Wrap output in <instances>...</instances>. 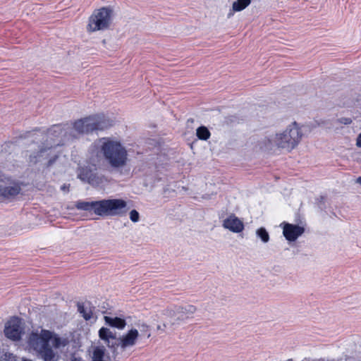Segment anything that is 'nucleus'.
<instances>
[{
    "mask_svg": "<svg viewBox=\"0 0 361 361\" xmlns=\"http://www.w3.org/2000/svg\"><path fill=\"white\" fill-rule=\"evenodd\" d=\"M356 182H357V183H359V184H360V185H361V176H360V177H358V178H357Z\"/></svg>",
    "mask_w": 361,
    "mask_h": 361,
    "instance_id": "c85d7f7f",
    "label": "nucleus"
},
{
    "mask_svg": "<svg viewBox=\"0 0 361 361\" xmlns=\"http://www.w3.org/2000/svg\"><path fill=\"white\" fill-rule=\"evenodd\" d=\"M105 322L112 327L118 329H123L126 325V322L123 319L119 317H111L109 316L104 317Z\"/></svg>",
    "mask_w": 361,
    "mask_h": 361,
    "instance_id": "2eb2a0df",
    "label": "nucleus"
},
{
    "mask_svg": "<svg viewBox=\"0 0 361 361\" xmlns=\"http://www.w3.org/2000/svg\"><path fill=\"white\" fill-rule=\"evenodd\" d=\"M78 209L93 212L98 216H123L128 211V203L123 199H108L92 202H78Z\"/></svg>",
    "mask_w": 361,
    "mask_h": 361,
    "instance_id": "7ed1b4c3",
    "label": "nucleus"
},
{
    "mask_svg": "<svg viewBox=\"0 0 361 361\" xmlns=\"http://www.w3.org/2000/svg\"><path fill=\"white\" fill-rule=\"evenodd\" d=\"M113 124V120L100 114L76 121L73 124L53 126L46 134V143H43V146H38L39 151L30 154L29 160L31 163H37L47 159L48 165H51L58 157L56 147L65 145L82 134L106 129Z\"/></svg>",
    "mask_w": 361,
    "mask_h": 361,
    "instance_id": "f257e3e1",
    "label": "nucleus"
},
{
    "mask_svg": "<svg viewBox=\"0 0 361 361\" xmlns=\"http://www.w3.org/2000/svg\"><path fill=\"white\" fill-rule=\"evenodd\" d=\"M68 188H69V185H66V184L63 185L61 187V190H63V191H64V192L68 191Z\"/></svg>",
    "mask_w": 361,
    "mask_h": 361,
    "instance_id": "cd10ccee",
    "label": "nucleus"
},
{
    "mask_svg": "<svg viewBox=\"0 0 361 361\" xmlns=\"http://www.w3.org/2000/svg\"><path fill=\"white\" fill-rule=\"evenodd\" d=\"M105 343L107 345V346L109 348L113 349L114 351L117 348L120 347V345H118V339L115 338L114 340L110 339V340L106 341Z\"/></svg>",
    "mask_w": 361,
    "mask_h": 361,
    "instance_id": "b1692460",
    "label": "nucleus"
},
{
    "mask_svg": "<svg viewBox=\"0 0 361 361\" xmlns=\"http://www.w3.org/2000/svg\"><path fill=\"white\" fill-rule=\"evenodd\" d=\"M252 0H236L232 4V8L235 12H239L247 8Z\"/></svg>",
    "mask_w": 361,
    "mask_h": 361,
    "instance_id": "a211bd4d",
    "label": "nucleus"
},
{
    "mask_svg": "<svg viewBox=\"0 0 361 361\" xmlns=\"http://www.w3.org/2000/svg\"><path fill=\"white\" fill-rule=\"evenodd\" d=\"M106 178L104 176L94 172L89 182V184L93 186H99L106 182Z\"/></svg>",
    "mask_w": 361,
    "mask_h": 361,
    "instance_id": "aec40b11",
    "label": "nucleus"
},
{
    "mask_svg": "<svg viewBox=\"0 0 361 361\" xmlns=\"http://www.w3.org/2000/svg\"><path fill=\"white\" fill-rule=\"evenodd\" d=\"M94 171L87 167H81L78 171V178L82 182L89 183L92 176L94 175Z\"/></svg>",
    "mask_w": 361,
    "mask_h": 361,
    "instance_id": "dca6fc26",
    "label": "nucleus"
},
{
    "mask_svg": "<svg viewBox=\"0 0 361 361\" xmlns=\"http://www.w3.org/2000/svg\"><path fill=\"white\" fill-rule=\"evenodd\" d=\"M23 361H30V360L24 359V360H23Z\"/></svg>",
    "mask_w": 361,
    "mask_h": 361,
    "instance_id": "c756f323",
    "label": "nucleus"
},
{
    "mask_svg": "<svg viewBox=\"0 0 361 361\" xmlns=\"http://www.w3.org/2000/svg\"><path fill=\"white\" fill-rule=\"evenodd\" d=\"M97 157L102 156L114 169L123 167L128 161V152L125 147L117 140L103 137L94 142L90 148Z\"/></svg>",
    "mask_w": 361,
    "mask_h": 361,
    "instance_id": "f03ea898",
    "label": "nucleus"
},
{
    "mask_svg": "<svg viewBox=\"0 0 361 361\" xmlns=\"http://www.w3.org/2000/svg\"><path fill=\"white\" fill-rule=\"evenodd\" d=\"M140 338L139 331L137 329L133 328L126 334L118 338V345L120 348L124 351L126 349L133 348L136 345Z\"/></svg>",
    "mask_w": 361,
    "mask_h": 361,
    "instance_id": "9d476101",
    "label": "nucleus"
},
{
    "mask_svg": "<svg viewBox=\"0 0 361 361\" xmlns=\"http://www.w3.org/2000/svg\"><path fill=\"white\" fill-rule=\"evenodd\" d=\"M0 361H16V360L13 354L5 353L0 356Z\"/></svg>",
    "mask_w": 361,
    "mask_h": 361,
    "instance_id": "393cba45",
    "label": "nucleus"
},
{
    "mask_svg": "<svg viewBox=\"0 0 361 361\" xmlns=\"http://www.w3.org/2000/svg\"><path fill=\"white\" fill-rule=\"evenodd\" d=\"M222 226L233 233H240L244 229L243 222L235 214H230L224 219Z\"/></svg>",
    "mask_w": 361,
    "mask_h": 361,
    "instance_id": "f8f14e48",
    "label": "nucleus"
},
{
    "mask_svg": "<svg viewBox=\"0 0 361 361\" xmlns=\"http://www.w3.org/2000/svg\"><path fill=\"white\" fill-rule=\"evenodd\" d=\"M137 327L140 338L145 337L147 338H149L151 336L150 328L147 324L145 323L139 324L137 325Z\"/></svg>",
    "mask_w": 361,
    "mask_h": 361,
    "instance_id": "412c9836",
    "label": "nucleus"
},
{
    "mask_svg": "<svg viewBox=\"0 0 361 361\" xmlns=\"http://www.w3.org/2000/svg\"><path fill=\"white\" fill-rule=\"evenodd\" d=\"M112 10L102 7L95 10L89 18L87 29L89 32H95L106 29L111 24Z\"/></svg>",
    "mask_w": 361,
    "mask_h": 361,
    "instance_id": "423d86ee",
    "label": "nucleus"
},
{
    "mask_svg": "<svg viewBox=\"0 0 361 361\" xmlns=\"http://www.w3.org/2000/svg\"><path fill=\"white\" fill-rule=\"evenodd\" d=\"M20 191V186L11 182L9 180H0V195L4 197L10 198L17 195Z\"/></svg>",
    "mask_w": 361,
    "mask_h": 361,
    "instance_id": "9b49d317",
    "label": "nucleus"
},
{
    "mask_svg": "<svg viewBox=\"0 0 361 361\" xmlns=\"http://www.w3.org/2000/svg\"><path fill=\"white\" fill-rule=\"evenodd\" d=\"M288 361H292V360H288Z\"/></svg>",
    "mask_w": 361,
    "mask_h": 361,
    "instance_id": "2f4dec72",
    "label": "nucleus"
},
{
    "mask_svg": "<svg viewBox=\"0 0 361 361\" xmlns=\"http://www.w3.org/2000/svg\"><path fill=\"white\" fill-rule=\"evenodd\" d=\"M69 343V341L66 338L59 337L56 335H54L51 333V338L50 339V344L52 345L55 348H61L66 346Z\"/></svg>",
    "mask_w": 361,
    "mask_h": 361,
    "instance_id": "f3484780",
    "label": "nucleus"
},
{
    "mask_svg": "<svg viewBox=\"0 0 361 361\" xmlns=\"http://www.w3.org/2000/svg\"><path fill=\"white\" fill-rule=\"evenodd\" d=\"M356 146L357 147H361V133L357 137Z\"/></svg>",
    "mask_w": 361,
    "mask_h": 361,
    "instance_id": "bb28decb",
    "label": "nucleus"
},
{
    "mask_svg": "<svg viewBox=\"0 0 361 361\" xmlns=\"http://www.w3.org/2000/svg\"><path fill=\"white\" fill-rule=\"evenodd\" d=\"M91 361H109L110 357L104 346H94L90 351Z\"/></svg>",
    "mask_w": 361,
    "mask_h": 361,
    "instance_id": "ddd939ff",
    "label": "nucleus"
},
{
    "mask_svg": "<svg viewBox=\"0 0 361 361\" xmlns=\"http://www.w3.org/2000/svg\"><path fill=\"white\" fill-rule=\"evenodd\" d=\"M78 310L85 320H90L92 318V307L90 302L78 303Z\"/></svg>",
    "mask_w": 361,
    "mask_h": 361,
    "instance_id": "4468645a",
    "label": "nucleus"
},
{
    "mask_svg": "<svg viewBox=\"0 0 361 361\" xmlns=\"http://www.w3.org/2000/svg\"><path fill=\"white\" fill-rule=\"evenodd\" d=\"M129 217L130 219L134 223L138 222L140 220V214L135 209H133L130 212Z\"/></svg>",
    "mask_w": 361,
    "mask_h": 361,
    "instance_id": "a878e982",
    "label": "nucleus"
},
{
    "mask_svg": "<svg viewBox=\"0 0 361 361\" xmlns=\"http://www.w3.org/2000/svg\"><path fill=\"white\" fill-rule=\"evenodd\" d=\"M280 227L283 229V235L289 242L295 241L305 232V228L298 224L282 222Z\"/></svg>",
    "mask_w": 361,
    "mask_h": 361,
    "instance_id": "6e6552de",
    "label": "nucleus"
},
{
    "mask_svg": "<svg viewBox=\"0 0 361 361\" xmlns=\"http://www.w3.org/2000/svg\"><path fill=\"white\" fill-rule=\"evenodd\" d=\"M99 338L102 340L104 341L105 342L110 339H112V340L115 339L114 334H113V332H111L109 329L105 328V327H102L99 329Z\"/></svg>",
    "mask_w": 361,
    "mask_h": 361,
    "instance_id": "6ab92c4d",
    "label": "nucleus"
},
{
    "mask_svg": "<svg viewBox=\"0 0 361 361\" xmlns=\"http://www.w3.org/2000/svg\"><path fill=\"white\" fill-rule=\"evenodd\" d=\"M302 136V133L299 126L294 122L282 132L270 136L265 147L270 150L277 147L290 152L299 144Z\"/></svg>",
    "mask_w": 361,
    "mask_h": 361,
    "instance_id": "20e7f679",
    "label": "nucleus"
},
{
    "mask_svg": "<svg viewBox=\"0 0 361 361\" xmlns=\"http://www.w3.org/2000/svg\"><path fill=\"white\" fill-rule=\"evenodd\" d=\"M195 311L196 307L190 305L176 307L175 310L169 312V315L171 317V324L173 325L176 324L177 321L184 320L192 317Z\"/></svg>",
    "mask_w": 361,
    "mask_h": 361,
    "instance_id": "1a4fd4ad",
    "label": "nucleus"
},
{
    "mask_svg": "<svg viewBox=\"0 0 361 361\" xmlns=\"http://www.w3.org/2000/svg\"><path fill=\"white\" fill-rule=\"evenodd\" d=\"M157 329H161L160 326H158Z\"/></svg>",
    "mask_w": 361,
    "mask_h": 361,
    "instance_id": "7c9ffc66",
    "label": "nucleus"
},
{
    "mask_svg": "<svg viewBox=\"0 0 361 361\" xmlns=\"http://www.w3.org/2000/svg\"><path fill=\"white\" fill-rule=\"evenodd\" d=\"M23 333L21 321L18 317H12L5 324L4 334L5 336L12 340L18 341L20 339Z\"/></svg>",
    "mask_w": 361,
    "mask_h": 361,
    "instance_id": "0eeeda50",
    "label": "nucleus"
},
{
    "mask_svg": "<svg viewBox=\"0 0 361 361\" xmlns=\"http://www.w3.org/2000/svg\"><path fill=\"white\" fill-rule=\"evenodd\" d=\"M256 235L264 243L269 241V234L264 227H261L256 231Z\"/></svg>",
    "mask_w": 361,
    "mask_h": 361,
    "instance_id": "4be33fe9",
    "label": "nucleus"
},
{
    "mask_svg": "<svg viewBox=\"0 0 361 361\" xmlns=\"http://www.w3.org/2000/svg\"><path fill=\"white\" fill-rule=\"evenodd\" d=\"M197 136L199 139L207 140L210 137V132L204 126H200L197 129Z\"/></svg>",
    "mask_w": 361,
    "mask_h": 361,
    "instance_id": "5701e85b",
    "label": "nucleus"
},
{
    "mask_svg": "<svg viewBox=\"0 0 361 361\" xmlns=\"http://www.w3.org/2000/svg\"><path fill=\"white\" fill-rule=\"evenodd\" d=\"M288 361H292V360H288Z\"/></svg>",
    "mask_w": 361,
    "mask_h": 361,
    "instance_id": "473e14b6",
    "label": "nucleus"
},
{
    "mask_svg": "<svg viewBox=\"0 0 361 361\" xmlns=\"http://www.w3.org/2000/svg\"><path fill=\"white\" fill-rule=\"evenodd\" d=\"M51 332L42 330L39 334L32 333L28 338V345L36 351L44 361H58V355L50 347Z\"/></svg>",
    "mask_w": 361,
    "mask_h": 361,
    "instance_id": "39448f33",
    "label": "nucleus"
}]
</instances>
